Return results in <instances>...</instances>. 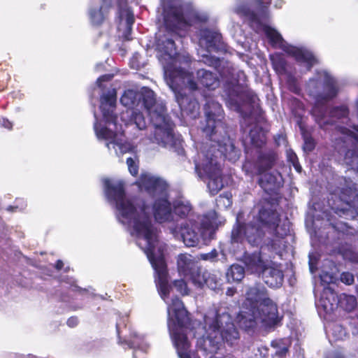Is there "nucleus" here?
<instances>
[{"instance_id": "obj_40", "label": "nucleus", "mask_w": 358, "mask_h": 358, "mask_svg": "<svg viewBox=\"0 0 358 358\" xmlns=\"http://www.w3.org/2000/svg\"><path fill=\"white\" fill-rule=\"evenodd\" d=\"M218 257V252L217 250L213 249L210 252L207 253H201L199 255V259L203 261H209L210 262H214L217 260Z\"/></svg>"}, {"instance_id": "obj_44", "label": "nucleus", "mask_w": 358, "mask_h": 358, "mask_svg": "<svg viewBox=\"0 0 358 358\" xmlns=\"http://www.w3.org/2000/svg\"><path fill=\"white\" fill-rule=\"evenodd\" d=\"M287 84H288L289 88L291 91H292L295 94L299 93L300 87L297 85L296 82L295 81V80L293 78L289 77L288 78Z\"/></svg>"}, {"instance_id": "obj_6", "label": "nucleus", "mask_w": 358, "mask_h": 358, "mask_svg": "<svg viewBox=\"0 0 358 358\" xmlns=\"http://www.w3.org/2000/svg\"><path fill=\"white\" fill-rule=\"evenodd\" d=\"M280 321L277 303L270 297L264 285L259 282L247 287L245 300L236 317L240 327L249 329L261 324L270 328Z\"/></svg>"}, {"instance_id": "obj_9", "label": "nucleus", "mask_w": 358, "mask_h": 358, "mask_svg": "<svg viewBox=\"0 0 358 358\" xmlns=\"http://www.w3.org/2000/svg\"><path fill=\"white\" fill-rule=\"evenodd\" d=\"M158 264L155 266V283L161 298L167 305L168 329L171 338L174 343V336H180L184 335L189 343L185 334V329H191L193 331L194 325L192 326L190 319L182 301L178 297L173 296L170 300L171 286L168 282L167 270L164 269V265L162 259H159Z\"/></svg>"}, {"instance_id": "obj_37", "label": "nucleus", "mask_w": 358, "mask_h": 358, "mask_svg": "<svg viewBox=\"0 0 358 358\" xmlns=\"http://www.w3.org/2000/svg\"><path fill=\"white\" fill-rule=\"evenodd\" d=\"M205 285H206L210 289L215 290L220 286V280L217 278L216 275L212 274L208 272V276L206 277Z\"/></svg>"}, {"instance_id": "obj_50", "label": "nucleus", "mask_w": 358, "mask_h": 358, "mask_svg": "<svg viewBox=\"0 0 358 358\" xmlns=\"http://www.w3.org/2000/svg\"><path fill=\"white\" fill-rule=\"evenodd\" d=\"M1 124L3 127H5V128H6V129H12V127H13V124H12V122H10L8 120L5 119V118H2V120H1Z\"/></svg>"}, {"instance_id": "obj_38", "label": "nucleus", "mask_w": 358, "mask_h": 358, "mask_svg": "<svg viewBox=\"0 0 358 358\" xmlns=\"http://www.w3.org/2000/svg\"><path fill=\"white\" fill-rule=\"evenodd\" d=\"M127 164L128 166V169L129 173L132 176H136L138 172V164L136 157L132 158V157H128L127 159Z\"/></svg>"}, {"instance_id": "obj_34", "label": "nucleus", "mask_w": 358, "mask_h": 358, "mask_svg": "<svg viewBox=\"0 0 358 358\" xmlns=\"http://www.w3.org/2000/svg\"><path fill=\"white\" fill-rule=\"evenodd\" d=\"M231 197L232 195L230 192H224L220 195L219 197L216 199L217 207L224 209L230 207L232 204Z\"/></svg>"}, {"instance_id": "obj_42", "label": "nucleus", "mask_w": 358, "mask_h": 358, "mask_svg": "<svg viewBox=\"0 0 358 358\" xmlns=\"http://www.w3.org/2000/svg\"><path fill=\"white\" fill-rule=\"evenodd\" d=\"M343 257L353 264H358V253L355 252L352 250L346 251L343 255Z\"/></svg>"}, {"instance_id": "obj_46", "label": "nucleus", "mask_w": 358, "mask_h": 358, "mask_svg": "<svg viewBox=\"0 0 358 358\" xmlns=\"http://www.w3.org/2000/svg\"><path fill=\"white\" fill-rule=\"evenodd\" d=\"M113 78V75L111 74H106L100 76L97 80L96 84L100 88H104V85L102 84L103 82H109Z\"/></svg>"}, {"instance_id": "obj_23", "label": "nucleus", "mask_w": 358, "mask_h": 358, "mask_svg": "<svg viewBox=\"0 0 358 358\" xmlns=\"http://www.w3.org/2000/svg\"><path fill=\"white\" fill-rule=\"evenodd\" d=\"M177 267L180 275L188 277L197 267V262L189 254H180L177 258Z\"/></svg>"}, {"instance_id": "obj_4", "label": "nucleus", "mask_w": 358, "mask_h": 358, "mask_svg": "<svg viewBox=\"0 0 358 358\" xmlns=\"http://www.w3.org/2000/svg\"><path fill=\"white\" fill-rule=\"evenodd\" d=\"M255 209L252 211L253 220L243 226L239 224L237 217L236 224L231 231V243H243L247 241L250 245L257 246L262 243L264 229H266L272 238L264 243L262 250L267 248L282 256L286 247L284 238L289 232L290 222L286 219L281 223L278 213L271 209L258 208L255 215Z\"/></svg>"}, {"instance_id": "obj_49", "label": "nucleus", "mask_w": 358, "mask_h": 358, "mask_svg": "<svg viewBox=\"0 0 358 358\" xmlns=\"http://www.w3.org/2000/svg\"><path fill=\"white\" fill-rule=\"evenodd\" d=\"M66 324L70 327H75L78 324V319L76 317H71L68 319Z\"/></svg>"}, {"instance_id": "obj_22", "label": "nucleus", "mask_w": 358, "mask_h": 358, "mask_svg": "<svg viewBox=\"0 0 358 358\" xmlns=\"http://www.w3.org/2000/svg\"><path fill=\"white\" fill-rule=\"evenodd\" d=\"M112 8V0H101L99 6L92 3L88 8V17L94 26L101 25L108 17Z\"/></svg>"}, {"instance_id": "obj_13", "label": "nucleus", "mask_w": 358, "mask_h": 358, "mask_svg": "<svg viewBox=\"0 0 358 358\" xmlns=\"http://www.w3.org/2000/svg\"><path fill=\"white\" fill-rule=\"evenodd\" d=\"M203 149L197 154L194 159L195 173L199 178L208 180L207 187L210 194H217L224 187L221 178V166L217 161L218 157L223 156L229 159L220 151L215 145H210L208 149ZM235 162L236 161H231Z\"/></svg>"}, {"instance_id": "obj_26", "label": "nucleus", "mask_w": 358, "mask_h": 358, "mask_svg": "<svg viewBox=\"0 0 358 358\" xmlns=\"http://www.w3.org/2000/svg\"><path fill=\"white\" fill-rule=\"evenodd\" d=\"M291 344V340L288 338H279L273 341L271 345L273 349H275V357L278 358H286Z\"/></svg>"}, {"instance_id": "obj_7", "label": "nucleus", "mask_w": 358, "mask_h": 358, "mask_svg": "<svg viewBox=\"0 0 358 358\" xmlns=\"http://www.w3.org/2000/svg\"><path fill=\"white\" fill-rule=\"evenodd\" d=\"M117 92L115 88L110 89L100 97V109L102 119L99 120L94 113L95 122L94 129L99 140H104L108 150L113 148L117 155L131 152L134 147L127 142H119L117 135L130 134L133 138H138L143 131H138L134 127L127 128L117 122V117L114 113L116 107Z\"/></svg>"}, {"instance_id": "obj_19", "label": "nucleus", "mask_w": 358, "mask_h": 358, "mask_svg": "<svg viewBox=\"0 0 358 358\" xmlns=\"http://www.w3.org/2000/svg\"><path fill=\"white\" fill-rule=\"evenodd\" d=\"M276 159V155L273 152L262 153L258 157L257 161L253 163L250 161H246L243 165V171L245 174L253 178L256 175L259 176L262 173V170L265 169H271Z\"/></svg>"}, {"instance_id": "obj_17", "label": "nucleus", "mask_w": 358, "mask_h": 358, "mask_svg": "<svg viewBox=\"0 0 358 358\" xmlns=\"http://www.w3.org/2000/svg\"><path fill=\"white\" fill-rule=\"evenodd\" d=\"M222 96L227 106L238 113L242 111L241 106L243 103L254 101V96L248 89L246 84L239 82L227 84Z\"/></svg>"}, {"instance_id": "obj_8", "label": "nucleus", "mask_w": 358, "mask_h": 358, "mask_svg": "<svg viewBox=\"0 0 358 358\" xmlns=\"http://www.w3.org/2000/svg\"><path fill=\"white\" fill-rule=\"evenodd\" d=\"M204 334L198 338L197 345L206 353H216L227 343L234 345L240 338L231 315L224 310H210L204 316Z\"/></svg>"}, {"instance_id": "obj_27", "label": "nucleus", "mask_w": 358, "mask_h": 358, "mask_svg": "<svg viewBox=\"0 0 358 358\" xmlns=\"http://www.w3.org/2000/svg\"><path fill=\"white\" fill-rule=\"evenodd\" d=\"M192 206L187 200L183 199H178L173 203V215L176 214L181 218L189 216H196L191 215Z\"/></svg>"}, {"instance_id": "obj_5", "label": "nucleus", "mask_w": 358, "mask_h": 358, "mask_svg": "<svg viewBox=\"0 0 358 358\" xmlns=\"http://www.w3.org/2000/svg\"><path fill=\"white\" fill-rule=\"evenodd\" d=\"M271 3V0H250V7L240 5L236 8L235 12L239 15L248 17L252 26L256 24L257 31L263 32L273 47L282 49L288 55L293 57L300 65L310 70L317 62L311 51L303 46L288 44L276 29L261 22L262 19L267 17Z\"/></svg>"}, {"instance_id": "obj_21", "label": "nucleus", "mask_w": 358, "mask_h": 358, "mask_svg": "<svg viewBox=\"0 0 358 358\" xmlns=\"http://www.w3.org/2000/svg\"><path fill=\"white\" fill-rule=\"evenodd\" d=\"M268 169L264 168L258 180L259 186L266 192L275 191L283 184L281 173L278 171L267 172Z\"/></svg>"}, {"instance_id": "obj_3", "label": "nucleus", "mask_w": 358, "mask_h": 358, "mask_svg": "<svg viewBox=\"0 0 358 358\" xmlns=\"http://www.w3.org/2000/svg\"><path fill=\"white\" fill-rule=\"evenodd\" d=\"M120 103L128 108L120 115V120L127 128L134 127L138 131L145 130L147 124L143 115L131 110L143 107L154 126V134L149 137L150 141L168 148L180 145V137L173 134V125L166 115L164 105L157 102L152 90L144 87L139 92L125 90Z\"/></svg>"}, {"instance_id": "obj_54", "label": "nucleus", "mask_w": 358, "mask_h": 358, "mask_svg": "<svg viewBox=\"0 0 358 358\" xmlns=\"http://www.w3.org/2000/svg\"><path fill=\"white\" fill-rule=\"evenodd\" d=\"M292 164L298 173H301L302 168H301V165L299 164V161L296 162V163H293Z\"/></svg>"}, {"instance_id": "obj_62", "label": "nucleus", "mask_w": 358, "mask_h": 358, "mask_svg": "<svg viewBox=\"0 0 358 358\" xmlns=\"http://www.w3.org/2000/svg\"><path fill=\"white\" fill-rule=\"evenodd\" d=\"M69 270V267H66V268H65V271H66V272H67Z\"/></svg>"}, {"instance_id": "obj_28", "label": "nucleus", "mask_w": 358, "mask_h": 358, "mask_svg": "<svg viewBox=\"0 0 358 358\" xmlns=\"http://www.w3.org/2000/svg\"><path fill=\"white\" fill-rule=\"evenodd\" d=\"M244 276V268L237 264H232L226 272V278L229 283L240 282Z\"/></svg>"}, {"instance_id": "obj_53", "label": "nucleus", "mask_w": 358, "mask_h": 358, "mask_svg": "<svg viewBox=\"0 0 358 358\" xmlns=\"http://www.w3.org/2000/svg\"><path fill=\"white\" fill-rule=\"evenodd\" d=\"M325 217H327V220L329 222V224L335 229L340 230L341 228L338 226V224H334L331 222L330 219L328 217L327 215H325Z\"/></svg>"}, {"instance_id": "obj_33", "label": "nucleus", "mask_w": 358, "mask_h": 358, "mask_svg": "<svg viewBox=\"0 0 358 358\" xmlns=\"http://www.w3.org/2000/svg\"><path fill=\"white\" fill-rule=\"evenodd\" d=\"M348 114L349 110L345 106L334 108L330 112L331 117L343 120H348Z\"/></svg>"}, {"instance_id": "obj_24", "label": "nucleus", "mask_w": 358, "mask_h": 358, "mask_svg": "<svg viewBox=\"0 0 358 358\" xmlns=\"http://www.w3.org/2000/svg\"><path fill=\"white\" fill-rule=\"evenodd\" d=\"M197 81L209 90H214L220 85V80L215 73L201 69L196 72Z\"/></svg>"}, {"instance_id": "obj_12", "label": "nucleus", "mask_w": 358, "mask_h": 358, "mask_svg": "<svg viewBox=\"0 0 358 358\" xmlns=\"http://www.w3.org/2000/svg\"><path fill=\"white\" fill-rule=\"evenodd\" d=\"M206 126L202 127L203 132L209 138L210 145L220 148V151L231 161L239 158V150L236 148L232 140L227 134L223 122L224 111L221 105L213 99L207 100L204 106Z\"/></svg>"}, {"instance_id": "obj_35", "label": "nucleus", "mask_w": 358, "mask_h": 358, "mask_svg": "<svg viewBox=\"0 0 358 358\" xmlns=\"http://www.w3.org/2000/svg\"><path fill=\"white\" fill-rule=\"evenodd\" d=\"M61 282L64 286L71 289L72 291L85 292V289H82L76 285V280L72 277L64 276L61 278Z\"/></svg>"}, {"instance_id": "obj_45", "label": "nucleus", "mask_w": 358, "mask_h": 358, "mask_svg": "<svg viewBox=\"0 0 358 358\" xmlns=\"http://www.w3.org/2000/svg\"><path fill=\"white\" fill-rule=\"evenodd\" d=\"M320 280L323 283L329 285L334 281V276L327 272H322L320 274Z\"/></svg>"}, {"instance_id": "obj_57", "label": "nucleus", "mask_w": 358, "mask_h": 358, "mask_svg": "<svg viewBox=\"0 0 358 358\" xmlns=\"http://www.w3.org/2000/svg\"><path fill=\"white\" fill-rule=\"evenodd\" d=\"M239 76H241L243 78V81L245 82V73L243 72H241Z\"/></svg>"}, {"instance_id": "obj_55", "label": "nucleus", "mask_w": 358, "mask_h": 358, "mask_svg": "<svg viewBox=\"0 0 358 358\" xmlns=\"http://www.w3.org/2000/svg\"><path fill=\"white\" fill-rule=\"evenodd\" d=\"M64 266V263L61 260H58L55 264V268L57 270V271H59L61 270Z\"/></svg>"}, {"instance_id": "obj_10", "label": "nucleus", "mask_w": 358, "mask_h": 358, "mask_svg": "<svg viewBox=\"0 0 358 358\" xmlns=\"http://www.w3.org/2000/svg\"><path fill=\"white\" fill-rule=\"evenodd\" d=\"M222 223L215 210L200 216H192L180 225L170 226V233L175 239L182 241L186 247L208 244L215 238L216 229Z\"/></svg>"}, {"instance_id": "obj_29", "label": "nucleus", "mask_w": 358, "mask_h": 358, "mask_svg": "<svg viewBox=\"0 0 358 358\" xmlns=\"http://www.w3.org/2000/svg\"><path fill=\"white\" fill-rule=\"evenodd\" d=\"M207 276H208V271L198 266L188 277L195 286L203 287Z\"/></svg>"}, {"instance_id": "obj_16", "label": "nucleus", "mask_w": 358, "mask_h": 358, "mask_svg": "<svg viewBox=\"0 0 358 358\" xmlns=\"http://www.w3.org/2000/svg\"><path fill=\"white\" fill-rule=\"evenodd\" d=\"M118 343L124 349L133 350V358H138V352L146 354L150 343L146 335L140 334L136 330L127 327V324L118 322L116 324Z\"/></svg>"}, {"instance_id": "obj_51", "label": "nucleus", "mask_w": 358, "mask_h": 358, "mask_svg": "<svg viewBox=\"0 0 358 358\" xmlns=\"http://www.w3.org/2000/svg\"><path fill=\"white\" fill-rule=\"evenodd\" d=\"M236 292L235 287H229L226 291V294L229 296H233Z\"/></svg>"}, {"instance_id": "obj_52", "label": "nucleus", "mask_w": 358, "mask_h": 358, "mask_svg": "<svg viewBox=\"0 0 358 358\" xmlns=\"http://www.w3.org/2000/svg\"><path fill=\"white\" fill-rule=\"evenodd\" d=\"M327 358H343V355L338 352H333L329 354Z\"/></svg>"}, {"instance_id": "obj_18", "label": "nucleus", "mask_w": 358, "mask_h": 358, "mask_svg": "<svg viewBox=\"0 0 358 358\" xmlns=\"http://www.w3.org/2000/svg\"><path fill=\"white\" fill-rule=\"evenodd\" d=\"M117 17L119 24L117 29L120 31H122V37L124 40L129 41L131 33L132 25L134 22V17L131 10L127 5V0H117Z\"/></svg>"}, {"instance_id": "obj_32", "label": "nucleus", "mask_w": 358, "mask_h": 358, "mask_svg": "<svg viewBox=\"0 0 358 358\" xmlns=\"http://www.w3.org/2000/svg\"><path fill=\"white\" fill-rule=\"evenodd\" d=\"M274 69L279 73H282L285 71L286 62L281 55L275 54L270 57Z\"/></svg>"}, {"instance_id": "obj_25", "label": "nucleus", "mask_w": 358, "mask_h": 358, "mask_svg": "<svg viewBox=\"0 0 358 358\" xmlns=\"http://www.w3.org/2000/svg\"><path fill=\"white\" fill-rule=\"evenodd\" d=\"M335 294L330 289L324 290L318 302V307H321L327 314L331 313L336 306Z\"/></svg>"}, {"instance_id": "obj_20", "label": "nucleus", "mask_w": 358, "mask_h": 358, "mask_svg": "<svg viewBox=\"0 0 358 358\" xmlns=\"http://www.w3.org/2000/svg\"><path fill=\"white\" fill-rule=\"evenodd\" d=\"M199 43L201 46H205L208 52L214 50H225L226 45L217 31L210 29H201L199 32Z\"/></svg>"}, {"instance_id": "obj_61", "label": "nucleus", "mask_w": 358, "mask_h": 358, "mask_svg": "<svg viewBox=\"0 0 358 358\" xmlns=\"http://www.w3.org/2000/svg\"><path fill=\"white\" fill-rule=\"evenodd\" d=\"M217 63V61H213V62H211L209 64L211 65V64H215Z\"/></svg>"}, {"instance_id": "obj_41", "label": "nucleus", "mask_w": 358, "mask_h": 358, "mask_svg": "<svg viewBox=\"0 0 358 358\" xmlns=\"http://www.w3.org/2000/svg\"><path fill=\"white\" fill-rule=\"evenodd\" d=\"M341 281L345 285H350L355 281V277L352 273L350 272H343L341 274Z\"/></svg>"}, {"instance_id": "obj_56", "label": "nucleus", "mask_w": 358, "mask_h": 358, "mask_svg": "<svg viewBox=\"0 0 358 358\" xmlns=\"http://www.w3.org/2000/svg\"><path fill=\"white\" fill-rule=\"evenodd\" d=\"M309 266H310V272L313 273L314 272V268H313V264H312L310 260L309 262Z\"/></svg>"}, {"instance_id": "obj_60", "label": "nucleus", "mask_w": 358, "mask_h": 358, "mask_svg": "<svg viewBox=\"0 0 358 358\" xmlns=\"http://www.w3.org/2000/svg\"><path fill=\"white\" fill-rule=\"evenodd\" d=\"M134 3L136 4H138L140 3V0H132Z\"/></svg>"}, {"instance_id": "obj_2", "label": "nucleus", "mask_w": 358, "mask_h": 358, "mask_svg": "<svg viewBox=\"0 0 358 358\" xmlns=\"http://www.w3.org/2000/svg\"><path fill=\"white\" fill-rule=\"evenodd\" d=\"M161 17L163 26L156 34L157 57L163 69L164 80L175 95L180 108L181 115L195 120L199 115V104L196 99H189L184 92L188 89H198L194 75L185 69L189 66L188 55L176 52L175 39L185 36L189 27H201L209 18L205 11L197 10L190 2L184 0H160Z\"/></svg>"}, {"instance_id": "obj_15", "label": "nucleus", "mask_w": 358, "mask_h": 358, "mask_svg": "<svg viewBox=\"0 0 358 358\" xmlns=\"http://www.w3.org/2000/svg\"><path fill=\"white\" fill-rule=\"evenodd\" d=\"M335 193L331 194L329 199V205L331 210L339 217L346 219L355 217V212L352 208L350 201L358 196V187L350 178H343L340 182Z\"/></svg>"}, {"instance_id": "obj_43", "label": "nucleus", "mask_w": 358, "mask_h": 358, "mask_svg": "<svg viewBox=\"0 0 358 358\" xmlns=\"http://www.w3.org/2000/svg\"><path fill=\"white\" fill-rule=\"evenodd\" d=\"M17 202L20 203V205L8 206L6 210L8 212H14L17 210H22L26 207V203L22 199L17 200Z\"/></svg>"}, {"instance_id": "obj_48", "label": "nucleus", "mask_w": 358, "mask_h": 358, "mask_svg": "<svg viewBox=\"0 0 358 358\" xmlns=\"http://www.w3.org/2000/svg\"><path fill=\"white\" fill-rule=\"evenodd\" d=\"M286 154L287 159L291 164L296 163V162H298L296 155L291 149L287 150Z\"/></svg>"}, {"instance_id": "obj_39", "label": "nucleus", "mask_w": 358, "mask_h": 358, "mask_svg": "<svg viewBox=\"0 0 358 358\" xmlns=\"http://www.w3.org/2000/svg\"><path fill=\"white\" fill-rule=\"evenodd\" d=\"M331 330L332 335L336 340H342L346 336V331L345 329L341 325H334Z\"/></svg>"}, {"instance_id": "obj_31", "label": "nucleus", "mask_w": 358, "mask_h": 358, "mask_svg": "<svg viewBox=\"0 0 358 358\" xmlns=\"http://www.w3.org/2000/svg\"><path fill=\"white\" fill-rule=\"evenodd\" d=\"M250 136L252 143L257 146L261 147L266 142L264 132L258 128H254L250 131Z\"/></svg>"}, {"instance_id": "obj_59", "label": "nucleus", "mask_w": 358, "mask_h": 358, "mask_svg": "<svg viewBox=\"0 0 358 358\" xmlns=\"http://www.w3.org/2000/svg\"><path fill=\"white\" fill-rule=\"evenodd\" d=\"M101 66H102V64H97V65L96 66V70H97V71H98V70H99V67H101Z\"/></svg>"}, {"instance_id": "obj_1", "label": "nucleus", "mask_w": 358, "mask_h": 358, "mask_svg": "<svg viewBox=\"0 0 358 358\" xmlns=\"http://www.w3.org/2000/svg\"><path fill=\"white\" fill-rule=\"evenodd\" d=\"M103 182L105 196L115 208L117 221L136 238V244L145 253L155 271L154 264H158L159 259H162L166 269L164 245L159 243L157 231L152 223V216L159 223L173 220L166 182L150 173H142L136 182L141 189H145L154 199L152 209L141 199L127 197L122 182L106 178Z\"/></svg>"}, {"instance_id": "obj_14", "label": "nucleus", "mask_w": 358, "mask_h": 358, "mask_svg": "<svg viewBox=\"0 0 358 358\" xmlns=\"http://www.w3.org/2000/svg\"><path fill=\"white\" fill-rule=\"evenodd\" d=\"M245 264L251 272L261 275L264 282L270 287L278 288L282 285L284 274L280 264L272 261H264L261 255L257 253L246 255Z\"/></svg>"}, {"instance_id": "obj_47", "label": "nucleus", "mask_w": 358, "mask_h": 358, "mask_svg": "<svg viewBox=\"0 0 358 358\" xmlns=\"http://www.w3.org/2000/svg\"><path fill=\"white\" fill-rule=\"evenodd\" d=\"M315 143L314 141L311 138H306L304 139L303 148L307 151H312L314 149Z\"/></svg>"}, {"instance_id": "obj_30", "label": "nucleus", "mask_w": 358, "mask_h": 358, "mask_svg": "<svg viewBox=\"0 0 358 358\" xmlns=\"http://www.w3.org/2000/svg\"><path fill=\"white\" fill-rule=\"evenodd\" d=\"M340 306L346 311L350 312L357 306V299L354 296L342 294L338 299Z\"/></svg>"}, {"instance_id": "obj_63", "label": "nucleus", "mask_w": 358, "mask_h": 358, "mask_svg": "<svg viewBox=\"0 0 358 358\" xmlns=\"http://www.w3.org/2000/svg\"><path fill=\"white\" fill-rule=\"evenodd\" d=\"M278 5H279V7H281V3H278Z\"/></svg>"}, {"instance_id": "obj_58", "label": "nucleus", "mask_w": 358, "mask_h": 358, "mask_svg": "<svg viewBox=\"0 0 358 358\" xmlns=\"http://www.w3.org/2000/svg\"><path fill=\"white\" fill-rule=\"evenodd\" d=\"M193 335L194 337L200 335V333H199L196 330L195 331V332L193 333Z\"/></svg>"}, {"instance_id": "obj_36", "label": "nucleus", "mask_w": 358, "mask_h": 358, "mask_svg": "<svg viewBox=\"0 0 358 358\" xmlns=\"http://www.w3.org/2000/svg\"><path fill=\"white\" fill-rule=\"evenodd\" d=\"M173 286L177 292L182 295H189L190 293V289L188 288L187 282L182 279L175 280L173 282Z\"/></svg>"}, {"instance_id": "obj_11", "label": "nucleus", "mask_w": 358, "mask_h": 358, "mask_svg": "<svg viewBox=\"0 0 358 358\" xmlns=\"http://www.w3.org/2000/svg\"><path fill=\"white\" fill-rule=\"evenodd\" d=\"M339 90L337 79L325 69H316L313 76L306 83L305 91L315 101L312 108V114L320 127L329 123L326 120V104L338 95Z\"/></svg>"}]
</instances>
